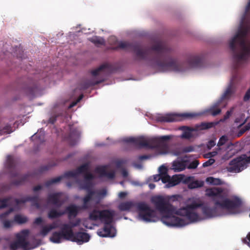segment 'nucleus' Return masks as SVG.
I'll list each match as a JSON object with an SVG mask.
<instances>
[{
  "label": "nucleus",
  "instance_id": "28",
  "mask_svg": "<svg viewBox=\"0 0 250 250\" xmlns=\"http://www.w3.org/2000/svg\"><path fill=\"white\" fill-rule=\"evenodd\" d=\"M220 102H217L211 106L208 110V113L213 116H215L221 112V109L218 107Z\"/></svg>",
  "mask_w": 250,
  "mask_h": 250
},
{
  "label": "nucleus",
  "instance_id": "8",
  "mask_svg": "<svg viewBox=\"0 0 250 250\" xmlns=\"http://www.w3.org/2000/svg\"><path fill=\"white\" fill-rule=\"evenodd\" d=\"M249 31V28L247 26L241 27L236 35L230 40L229 47L232 51L233 55L235 54H238L237 52V45L240 46L241 51H243L244 49H247L246 38Z\"/></svg>",
  "mask_w": 250,
  "mask_h": 250
},
{
  "label": "nucleus",
  "instance_id": "31",
  "mask_svg": "<svg viewBox=\"0 0 250 250\" xmlns=\"http://www.w3.org/2000/svg\"><path fill=\"white\" fill-rule=\"evenodd\" d=\"M30 175L29 174H26L21 176L19 179L13 180L12 182V185L15 186H19L23 184L25 182L29 179Z\"/></svg>",
  "mask_w": 250,
  "mask_h": 250
},
{
  "label": "nucleus",
  "instance_id": "45",
  "mask_svg": "<svg viewBox=\"0 0 250 250\" xmlns=\"http://www.w3.org/2000/svg\"><path fill=\"white\" fill-rule=\"evenodd\" d=\"M228 141V137L226 135H223L220 137L217 144L218 146H221L225 145Z\"/></svg>",
  "mask_w": 250,
  "mask_h": 250
},
{
  "label": "nucleus",
  "instance_id": "24",
  "mask_svg": "<svg viewBox=\"0 0 250 250\" xmlns=\"http://www.w3.org/2000/svg\"><path fill=\"white\" fill-rule=\"evenodd\" d=\"M180 129L183 131L181 137L187 139L191 138L193 137L192 132L196 131L195 127H190L187 126H181Z\"/></svg>",
  "mask_w": 250,
  "mask_h": 250
},
{
  "label": "nucleus",
  "instance_id": "13",
  "mask_svg": "<svg viewBox=\"0 0 250 250\" xmlns=\"http://www.w3.org/2000/svg\"><path fill=\"white\" fill-rule=\"evenodd\" d=\"M250 56V44L247 45V49H244L239 54H235L232 55L234 64L233 69L236 72L238 68L240 66L242 62L247 60Z\"/></svg>",
  "mask_w": 250,
  "mask_h": 250
},
{
  "label": "nucleus",
  "instance_id": "59",
  "mask_svg": "<svg viewBox=\"0 0 250 250\" xmlns=\"http://www.w3.org/2000/svg\"><path fill=\"white\" fill-rule=\"evenodd\" d=\"M49 169V166H44L43 167H42L40 168L39 171L40 172L42 173L45 171H46Z\"/></svg>",
  "mask_w": 250,
  "mask_h": 250
},
{
  "label": "nucleus",
  "instance_id": "63",
  "mask_svg": "<svg viewBox=\"0 0 250 250\" xmlns=\"http://www.w3.org/2000/svg\"><path fill=\"white\" fill-rule=\"evenodd\" d=\"M123 164V161L121 160L117 161L116 163V166L117 167L120 168L122 167Z\"/></svg>",
  "mask_w": 250,
  "mask_h": 250
},
{
  "label": "nucleus",
  "instance_id": "18",
  "mask_svg": "<svg viewBox=\"0 0 250 250\" xmlns=\"http://www.w3.org/2000/svg\"><path fill=\"white\" fill-rule=\"evenodd\" d=\"M62 195V192L49 194L47 196V202L55 205L58 208L61 207L63 203V201H61L60 199Z\"/></svg>",
  "mask_w": 250,
  "mask_h": 250
},
{
  "label": "nucleus",
  "instance_id": "10",
  "mask_svg": "<svg viewBox=\"0 0 250 250\" xmlns=\"http://www.w3.org/2000/svg\"><path fill=\"white\" fill-rule=\"evenodd\" d=\"M136 208L139 211V216L143 220L150 222L155 221V211L145 202L137 204Z\"/></svg>",
  "mask_w": 250,
  "mask_h": 250
},
{
  "label": "nucleus",
  "instance_id": "52",
  "mask_svg": "<svg viewBox=\"0 0 250 250\" xmlns=\"http://www.w3.org/2000/svg\"><path fill=\"white\" fill-rule=\"evenodd\" d=\"M194 150V148L193 146H189L184 147L183 149V151L185 153L192 152Z\"/></svg>",
  "mask_w": 250,
  "mask_h": 250
},
{
  "label": "nucleus",
  "instance_id": "17",
  "mask_svg": "<svg viewBox=\"0 0 250 250\" xmlns=\"http://www.w3.org/2000/svg\"><path fill=\"white\" fill-rule=\"evenodd\" d=\"M29 233L28 229H23L20 233L16 234V241L20 243L21 247L25 249L28 246L29 243L26 240V237Z\"/></svg>",
  "mask_w": 250,
  "mask_h": 250
},
{
  "label": "nucleus",
  "instance_id": "6",
  "mask_svg": "<svg viewBox=\"0 0 250 250\" xmlns=\"http://www.w3.org/2000/svg\"><path fill=\"white\" fill-rule=\"evenodd\" d=\"M92 183L91 181H85L80 185V189L85 190L86 194L82 199V208L83 210H87L92 208L95 206L99 204L102 199L101 196H104L106 193L105 190L98 191L92 189Z\"/></svg>",
  "mask_w": 250,
  "mask_h": 250
},
{
  "label": "nucleus",
  "instance_id": "54",
  "mask_svg": "<svg viewBox=\"0 0 250 250\" xmlns=\"http://www.w3.org/2000/svg\"><path fill=\"white\" fill-rule=\"evenodd\" d=\"M250 99V88L247 91L244 97V101H247Z\"/></svg>",
  "mask_w": 250,
  "mask_h": 250
},
{
  "label": "nucleus",
  "instance_id": "32",
  "mask_svg": "<svg viewBox=\"0 0 250 250\" xmlns=\"http://www.w3.org/2000/svg\"><path fill=\"white\" fill-rule=\"evenodd\" d=\"M215 124L213 122H203L200 125H196L195 126V128L196 131L198 130H205L212 127Z\"/></svg>",
  "mask_w": 250,
  "mask_h": 250
},
{
  "label": "nucleus",
  "instance_id": "40",
  "mask_svg": "<svg viewBox=\"0 0 250 250\" xmlns=\"http://www.w3.org/2000/svg\"><path fill=\"white\" fill-rule=\"evenodd\" d=\"M80 135L79 132L76 129H73L70 131L69 137L70 138H74L75 141L70 142L71 145H74L75 144L76 140L78 139Z\"/></svg>",
  "mask_w": 250,
  "mask_h": 250
},
{
  "label": "nucleus",
  "instance_id": "4",
  "mask_svg": "<svg viewBox=\"0 0 250 250\" xmlns=\"http://www.w3.org/2000/svg\"><path fill=\"white\" fill-rule=\"evenodd\" d=\"M171 139L170 136H163L160 137L146 139L144 137H127L123 142L133 144L139 148H157L161 154H167L169 152V146L167 141Z\"/></svg>",
  "mask_w": 250,
  "mask_h": 250
},
{
  "label": "nucleus",
  "instance_id": "15",
  "mask_svg": "<svg viewBox=\"0 0 250 250\" xmlns=\"http://www.w3.org/2000/svg\"><path fill=\"white\" fill-rule=\"evenodd\" d=\"M89 235L85 232H73V235L70 236L69 241L77 242L79 244L87 242L89 240Z\"/></svg>",
  "mask_w": 250,
  "mask_h": 250
},
{
  "label": "nucleus",
  "instance_id": "1",
  "mask_svg": "<svg viewBox=\"0 0 250 250\" xmlns=\"http://www.w3.org/2000/svg\"><path fill=\"white\" fill-rule=\"evenodd\" d=\"M130 49L135 54L137 60H147L153 68L160 72L168 71L182 72L188 68H199L203 65V58L199 55H190L187 64L179 62L172 57V49L166 43L159 41L153 44L149 49L143 50L138 43L120 42L113 48Z\"/></svg>",
  "mask_w": 250,
  "mask_h": 250
},
{
  "label": "nucleus",
  "instance_id": "49",
  "mask_svg": "<svg viewBox=\"0 0 250 250\" xmlns=\"http://www.w3.org/2000/svg\"><path fill=\"white\" fill-rule=\"evenodd\" d=\"M84 175V178L85 181L87 180L91 181V180L94 178L93 174L90 172H88V171L86 172V173H85Z\"/></svg>",
  "mask_w": 250,
  "mask_h": 250
},
{
  "label": "nucleus",
  "instance_id": "43",
  "mask_svg": "<svg viewBox=\"0 0 250 250\" xmlns=\"http://www.w3.org/2000/svg\"><path fill=\"white\" fill-rule=\"evenodd\" d=\"M12 132L11 126L9 125H6L3 128L0 127V135L9 134Z\"/></svg>",
  "mask_w": 250,
  "mask_h": 250
},
{
  "label": "nucleus",
  "instance_id": "19",
  "mask_svg": "<svg viewBox=\"0 0 250 250\" xmlns=\"http://www.w3.org/2000/svg\"><path fill=\"white\" fill-rule=\"evenodd\" d=\"M235 78V76L233 75L231 79L229 84L228 85L227 89L222 96L221 99L222 100L229 99L235 93V89L233 87V83Z\"/></svg>",
  "mask_w": 250,
  "mask_h": 250
},
{
  "label": "nucleus",
  "instance_id": "20",
  "mask_svg": "<svg viewBox=\"0 0 250 250\" xmlns=\"http://www.w3.org/2000/svg\"><path fill=\"white\" fill-rule=\"evenodd\" d=\"M80 209H83L82 206L78 207L75 205H70L66 208L64 212L67 213L68 218L70 219L71 217H75Z\"/></svg>",
  "mask_w": 250,
  "mask_h": 250
},
{
  "label": "nucleus",
  "instance_id": "27",
  "mask_svg": "<svg viewBox=\"0 0 250 250\" xmlns=\"http://www.w3.org/2000/svg\"><path fill=\"white\" fill-rule=\"evenodd\" d=\"M172 167L175 171H182L186 168V161H175L173 162Z\"/></svg>",
  "mask_w": 250,
  "mask_h": 250
},
{
  "label": "nucleus",
  "instance_id": "46",
  "mask_svg": "<svg viewBox=\"0 0 250 250\" xmlns=\"http://www.w3.org/2000/svg\"><path fill=\"white\" fill-rule=\"evenodd\" d=\"M170 178L171 177L167 174V173L164 174L161 176V181L163 183H167V186L168 187Z\"/></svg>",
  "mask_w": 250,
  "mask_h": 250
},
{
  "label": "nucleus",
  "instance_id": "22",
  "mask_svg": "<svg viewBox=\"0 0 250 250\" xmlns=\"http://www.w3.org/2000/svg\"><path fill=\"white\" fill-rule=\"evenodd\" d=\"M96 171L101 177H107L109 179H112L115 176V173L114 171L108 172L105 167H97Z\"/></svg>",
  "mask_w": 250,
  "mask_h": 250
},
{
  "label": "nucleus",
  "instance_id": "23",
  "mask_svg": "<svg viewBox=\"0 0 250 250\" xmlns=\"http://www.w3.org/2000/svg\"><path fill=\"white\" fill-rule=\"evenodd\" d=\"M12 211H13V208H10L7 211L0 214V220L2 222L3 227L5 229H9L11 228L12 226V223H13V221L3 220L5 218H6L8 216V215Z\"/></svg>",
  "mask_w": 250,
  "mask_h": 250
},
{
  "label": "nucleus",
  "instance_id": "57",
  "mask_svg": "<svg viewBox=\"0 0 250 250\" xmlns=\"http://www.w3.org/2000/svg\"><path fill=\"white\" fill-rule=\"evenodd\" d=\"M151 157L150 155H142L139 156V159L140 160H144L149 159Z\"/></svg>",
  "mask_w": 250,
  "mask_h": 250
},
{
  "label": "nucleus",
  "instance_id": "5",
  "mask_svg": "<svg viewBox=\"0 0 250 250\" xmlns=\"http://www.w3.org/2000/svg\"><path fill=\"white\" fill-rule=\"evenodd\" d=\"M115 215L113 210L94 209L89 214V219L92 221L99 220L104 224V228L99 229L97 233L103 237H113L115 236V229L111 225Z\"/></svg>",
  "mask_w": 250,
  "mask_h": 250
},
{
  "label": "nucleus",
  "instance_id": "55",
  "mask_svg": "<svg viewBox=\"0 0 250 250\" xmlns=\"http://www.w3.org/2000/svg\"><path fill=\"white\" fill-rule=\"evenodd\" d=\"M43 222V220L42 217H38L35 219V220L34 221V224L37 225H41Z\"/></svg>",
  "mask_w": 250,
  "mask_h": 250
},
{
  "label": "nucleus",
  "instance_id": "7",
  "mask_svg": "<svg viewBox=\"0 0 250 250\" xmlns=\"http://www.w3.org/2000/svg\"><path fill=\"white\" fill-rule=\"evenodd\" d=\"M111 70V66L108 63H105L101 65L99 67L91 71L92 75L95 78L87 79L81 82L80 85L81 90H85L91 86L98 84L104 81V79L101 77L102 74L105 71H110Z\"/></svg>",
  "mask_w": 250,
  "mask_h": 250
},
{
  "label": "nucleus",
  "instance_id": "50",
  "mask_svg": "<svg viewBox=\"0 0 250 250\" xmlns=\"http://www.w3.org/2000/svg\"><path fill=\"white\" fill-rule=\"evenodd\" d=\"M20 247H21V245H20V243H18L16 241L12 243L10 246V248L12 250H16Z\"/></svg>",
  "mask_w": 250,
  "mask_h": 250
},
{
  "label": "nucleus",
  "instance_id": "41",
  "mask_svg": "<svg viewBox=\"0 0 250 250\" xmlns=\"http://www.w3.org/2000/svg\"><path fill=\"white\" fill-rule=\"evenodd\" d=\"M206 182L210 184L214 185H220L222 184L220 179L218 178H215L213 177H209L207 178Z\"/></svg>",
  "mask_w": 250,
  "mask_h": 250
},
{
  "label": "nucleus",
  "instance_id": "34",
  "mask_svg": "<svg viewBox=\"0 0 250 250\" xmlns=\"http://www.w3.org/2000/svg\"><path fill=\"white\" fill-rule=\"evenodd\" d=\"M182 180V177L181 175H174L170 178L168 187L175 186L179 184Z\"/></svg>",
  "mask_w": 250,
  "mask_h": 250
},
{
  "label": "nucleus",
  "instance_id": "44",
  "mask_svg": "<svg viewBox=\"0 0 250 250\" xmlns=\"http://www.w3.org/2000/svg\"><path fill=\"white\" fill-rule=\"evenodd\" d=\"M233 110L234 107H232L229 110L227 111L225 115L224 116V117L220 120V122H224L225 121L228 119L233 113Z\"/></svg>",
  "mask_w": 250,
  "mask_h": 250
},
{
  "label": "nucleus",
  "instance_id": "64",
  "mask_svg": "<svg viewBox=\"0 0 250 250\" xmlns=\"http://www.w3.org/2000/svg\"><path fill=\"white\" fill-rule=\"evenodd\" d=\"M243 156L245 157L247 164L250 163V155L248 156L246 154H243Z\"/></svg>",
  "mask_w": 250,
  "mask_h": 250
},
{
  "label": "nucleus",
  "instance_id": "9",
  "mask_svg": "<svg viewBox=\"0 0 250 250\" xmlns=\"http://www.w3.org/2000/svg\"><path fill=\"white\" fill-rule=\"evenodd\" d=\"M89 165L87 163L84 164L79 167L75 170H70L65 172L63 175L51 179L44 183L46 187H49L50 186L59 183L63 178H76L80 174H84L88 171Z\"/></svg>",
  "mask_w": 250,
  "mask_h": 250
},
{
  "label": "nucleus",
  "instance_id": "25",
  "mask_svg": "<svg viewBox=\"0 0 250 250\" xmlns=\"http://www.w3.org/2000/svg\"><path fill=\"white\" fill-rule=\"evenodd\" d=\"M38 201H39V197L38 195H34L32 196H27L21 199H14V201L16 205H19L21 204H24L28 201H30L32 203Z\"/></svg>",
  "mask_w": 250,
  "mask_h": 250
},
{
  "label": "nucleus",
  "instance_id": "51",
  "mask_svg": "<svg viewBox=\"0 0 250 250\" xmlns=\"http://www.w3.org/2000/svg\"><path fill=\"white\" fill-rule=\"evenodd\" d=\"M214 162L215 160L214 159H209V160H208V161H207L206 162L203 164V167H209L212 165Z\"/></svg>",
  "mask_w": 250,
  "mask_h": 250
},
{
  "label": "nucleus",
  "instance_id": "21",
  "mask_svg": "<svg viewBox=\"0 0 250 250\" xmlns=\"http://www.w3.org/2000/svg\"><path fill=\"white\" fill-rule=\"evenodd\" d=\"M81 223V220L79 218H77L74 222H70L69 223L62 224V226L63 227L64 229H65L69 234L71 236L73 235V231L72 229L74 227H78L79 226Z\"/></svg>",
  "mask_w": 250,
  "mask_h": 250
},
{
  "label": "nucleus",
  "instance_id": "58",
  "mask_svg": "<svg viewBox=\"0 0 250 250\" xmlns=\"http://www.w3.org/2000/svg\"><path fill=\"white\" fill-rule=\"evenodd\" d=\"M215 145V141L213 140H210L209 141H208V142L207 144V146H208V148L210 149L212 147H213Z\"/></svg>",
  "mask_w": 250,
  "mask_h": 250
},
{
  "label": "nucleus",
  "instance_id": "36",
  "mask_svg": "<svg viewBox=\"0 0 250 250\" xmlns=\"http://www.w3.org/2000/svg\"><path fill=\"white\" fill-rule=\"evenodd\" d=\"M204 185V182L202 181L195 180L188 184V188L189 189H194L196 188L202 187Z\"/></svg>",
  "mask_w": 250,
  "mask_h": 250
},
{
  "label": "nucleus",
  "instance_id": "56",
  "mask_svg": "<svg viewBox=\"0 0 250 250\" xmlns=\"http://www.w3.org/2000/svg\"><path fill=\"white\" fill-rule=\"evenodd\" d=\"M43 188V187L41 185H38L37 186H36L33 188V191L34 192H37L38 191L42 189Z\"/></svg>",
  "mask_w": 250,
  "mask_h": 250
},
{
  "label": "nucleus",
  "instance_id": "2",
  "mask_svg": "<svg viewBox=\"0 0 250 250\" xmlns=\"http://www.w3.org/2000/svg\"><path fill=\"white\" fill-rule=\"evenodd\" d=\"M151 202L156 208L162 215L161 220L167 226L182 227L188 224L186 221L174 214L186 217L190 223L195 222L200 220L198 214L193 210L202 207L203 203L192 202L185 207L176 210L175 207L172 205L168 200L162 196H156L152 198Z\"/></svg>",
  "mask_w": 250,
  "mask_h": 250
},
{
  "label": "nucleus",
  "instance_id": "60",
  "mask_svg": "<svg viewBox=\"0 0 250 250\" xmlns=\"http://www.w3.org/2000/svg\"><path fill=\"white\" fill-rule=\"evenodd\" d=\"M250 129V122L247 124L245 126H244L243 128L242 129L243 131L242 132H244L247 130H249Z\"/></svg>",
  "mask_w": 250,
  "mask_h": 250
},
{
  "label": "nucleus",
  "instance_id": "11",
  "mask_svg": "<svg viewBox=\"0 0 250 250\" xmlns=\"http://www.w3.org/2000/svg\"><path fill=\"white\" fill-rule=\"evenodd\" d=\"M199 115L193 113H184L181 114H169L158 117L157 121L160 122L170 123L181 121L186 119H192Z\"/></svg>",
  "mask_w": 250,
  "mask_h": 250
},
{
  "label": "nucleus",
  "instance_id": "16",
  "mask_svg": "<svg viewBox=\"0 0 250 250\" xmlns=\"http://www.w3.org/2000/svg\"><path fill=\"white\" fill-rule=\"evenodd\" d=\"M202 208V212L203 214L208 218H212L220 215L219 213L218 207L216 206L211 208L208 206H204L203 204Z\"/></svg>",
  "mask_w": 250,
  "mask_h": 250
},
{
  "label": "nucleus",
  "instance_id": "53",
  "mask_svg": "<svg viewBox=\"0 0 250 250\" xmlns=\"http://www.w3.org/2000/svg\"><path fill=\"white\" fill-rule=\"evenodd\" d=\"M167 169L165 166H162L159 167V174L161 176L164 174H167Z\"/></svg>",
  "mask_w": 250,
  "mask_h": 250
},
{
  "label": "nucleus",
  "instance_id": "35",
  "mask_svg": "<svg viewBox=\"0 0 250 250\" xmlns=\"http://www.w3.org/2000/svg\"><path fill=\"white\" fill-rule=\"evenodd\" d=\"M88 40L97 46H99L101 45H104L105 44L104 39L98 36L93 37L89 38Z\"/></svg>",
  "mask_w": 250,
  "mask_h": 250
},
{
  "label": "nucleus",
  "instance_id": "42",
  "mask_svg": "<svg viewBox=\"0 0 250 250\" xmlns=\"http://www.w3.org/2000/svg\"><path fill=\"white\" fill-rule=\"evenodd\" d=\"M51 230V229L49 225L43 226L40 231V235L42 237H45Z\"/></svg>",
  "mask_w": 250,
  "mask_h": 250
},
{
  "label": "nucleus",
  "instance_id": "12",
  "mask_svg": "<svg viewBox=\"0 0 250 250\" xmlns=\"http://www.w3.org/2000/svg\"><path fill=\"white\" fill-rule=\"evenodd\" d=\"M229 167L228 168V171L230 172L238 173L247 167L245 157L241 155L229 162Z\"/></svg>",
  "mask_w": 250,
  "mask_h": 250
},
{
  "label": "nucleus",
  "instance_id": "14",
  "mask_svg": "<svg viewBox=\"0 0 250 250\" xmlns=\"http://www.w3.org/2000/svg\"><path fill=\"white\" fill-rule=\"evenodd\" d=\"M70 239V235L65 229H64V228L62 226L61 230L53 232L50 237V240L54 243H60L62 240L69 241Z\"/></svg>",
  "mask_w": 250,
  "mask_h": 250
},
{
  "label": "nucleus",
  "instance_id": "3",
  "mask_svg": "<svg viewBox=\"0 0 250 250\" xmlns=\"http://www.w3.org/2000/svg\"><path fill=\"white\" fill-rule=\"evenodd\" d=\"M223 188L219 187H214L207 188L206 195L210 197H215L213 201L214 205L219 208L228 210L231 213H237L242 205L241 200L237 196L229 199L223 195Z\"/></svg>",
  "mask_w": 250,
  "mask_h": 250
},
{
  "label": "nucleus",
  "instance_id": "38",
  "mask_svg": "<svg viewBox=\"0 0 250 250\" xmlns=\"http://www.w3.org/2000/svg\"><path fill=\"white\" fill-rule=\"evenodd\" d=\"M14 221L20 224L26 223L28 221V218L26 216L17 214L15 216Z\"/></svg>",
  "mask_w": 250,
  "mask_h": 250
},
{
  "label": "nucleus",
  "instance_id": "29",
  "mask_svg": "<svg viewBox=\"0 0 250 250\" xmlns=\"http://www.w3.org/2000/svg\"><path fill=\"white\" fill-rule=\"evenodd\" d=\"M65 213L64 211H59L54 208H52L48 211L47 215L49 219H53L59 218Z\"/></svg>",
  "mask_w": 250,
  "mask_h": 250
},
{
  "label": "nucleus",
  "instance_id": "47",
  "mask_svg": "<svg viewBox=\"0 0 250 250\" xmlns=\"http://www.w3.org/2000/svg\"><path fill=\"white\" fill-rule=\"evenodd\" d=\"M199 164V162L197 160H194L191 162L189 165L188 166V169H195L196 168L198 165Z\"/></svg>",
  "mask_w": 250,
  "mask_h": 250
},
{
  "label": "nucleus",
  "instance_id": "26",
  "mask_svg": "<svg viewBox=\"0 0 250 250\" xmlns=\"http://www.w3.org/2000/svg\"><path fill=\"white\" fill-rule=\"evenodd\" d=\"M137 204L132 201L122 202L119 205L118 208L121 211H128L133 207H136Z\"/></svg>",
  "mask_w": 250,
  "mask_h": 250
},
{
  "label": "nucleus",
  "instance_id": "33",
  "mask_svg": "<svg viewBox=\"0 0 250 250\" xmlns=\"http://www.w3.org/2000/svg\"><path fill=\"white\" fill-rule=\"evenodd\" d=\"M31 139L35 142V143L39 144L44 142V135L43 133H36L31 137Z\"/></svg>",
  "mask_w": 250,
  "mask_h": 250
},
{
  "label": "nucleus",
  "instance_id": "62",
  "mask_svg": "<svg viewBox=\"0 0 250 250\" xmlns=\"http://www.w3.org/2000/svg\"><path fill=\"white\" fill-rule=\"evenodd\" d=\"M127 195V193L125 192H120L119 193V197L120 198H121V199H123V198H124Z\"/></svg>",
  "mask_w": 250,
  "mask_h": 250
},
{
  "label": "nucleus",
  "instance_id": "39",
  "mask_svg": "<svg viewBox=\"0 0 250 250\" xmlns=\"http://www.w3.org/2000/svg\"><path fill=\"white\" fill-rule=\"evenodd\" d=\"M6 167L9 169H14L15 167V160L11 156H8L6 160Z\"/></svg>",
  "mask_w": 250,
  "mask_h": 250
},
{
  "label": "nucleus",
  "instance_id": "61",
  "mask_svg": "<svg viewBox=\"0 0 250 250\" xmlns=\"http://www.w3.org/2000/svg\"><path fill=\"white\" fill-rule=\"evenodd\" d=\"M250 10V0H249L245 8V15L247 14Z\"/></svg>",
  "mask_w": 250,
  "mask_h": 250
},
{
  "label": "nucleus",
  "instance_id": "30",
  "mask_svg": "<svg viewBox=\"0 0 250 250\" xmlns=\"http://www.w3.org/2000/svg\"><path fill=\"white\" fill-rule=\"evenodd\" d=\"M12 199L13 198L11 196H9L2 199H0V202L1 203L0 205V209L5 208L8 207V205H11L14 203L16 204L14 199L13 201H12Z\"/></svg>",
  "mask_w": 250,
  "mask_h": 250
},
{
  "label": "nucleus",
  "instance_id": "37",
  "mask_svg": "<svg viewBox=\"0 0 250 250\" xmlns=\"http://www.w3.org/2000/svg\"><path fill=\"white\" fill-rule=\"evenodd\" d=\"M25 91L27 95L29 96L33 97L35 96L36 92L38 91V87L36 85H33L32 86L26 87Z\"/></svg>",
  "mask_w": 250,
  "mask_h": 250
},
{
  "label": "nucleus",
  "instance_id": "48",
  "mask_svg": "<svg viewBox=\"0 0 250 250\" xmlns=\"http://www.w3.org/2000/svg\"><path fill=\"white\" fill-rule=\"evenodd\" d=\"M59 222H60V221L57 220V221H54L51 224H48L49 225L51 230H52L53 229H57L60 227V226L59 224Z\"/></svg>",
  "mask_w": 250,
  "mask_h": 250
}]
</instances>
